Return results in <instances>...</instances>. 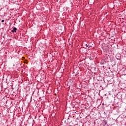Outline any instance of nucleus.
<instances>
[{"label": "nucleus", "instance_id": "1", "mask_svg": "<svg viewBox=\"0 0 126 126\" xmlns=\"http://www.w3.org/2000/svg\"><path fill=\"white\" fill-rule=\"evenodd\" d=\"M16 30H17V29L16 28H14L13 30L11 31V32H12V33H14L16 32Z\"/></svg>", "mask_w": 126, "mask_h": 126}, {"label": "nucleus", "instance_id": "2", "mask_svg": "<svg viewBox=\"0 0 126 126\" xmlns=\"http://www.w3.org/2000/svg\"><path fill=\"white\" fill-rule=\"evenodd\" d=\"M1 22H4V20H1Z\"/></svg>", "mask_w": 126, "mask_h": 126}, {"label": "nucleus", "instance_id": "3", "mask_svg": "<svg viewBox=\"0 0 126 126\" xmlns=\"http://www.w3.org/2000/svg\"><path fill=\"white\" fill-rule=\"evenodd\" d=\"M86 46L87 47H88L89 45H88L87 44H86Z\"/></svg>", "mask_w": 126, "mask_h": 126}]
</instances>
